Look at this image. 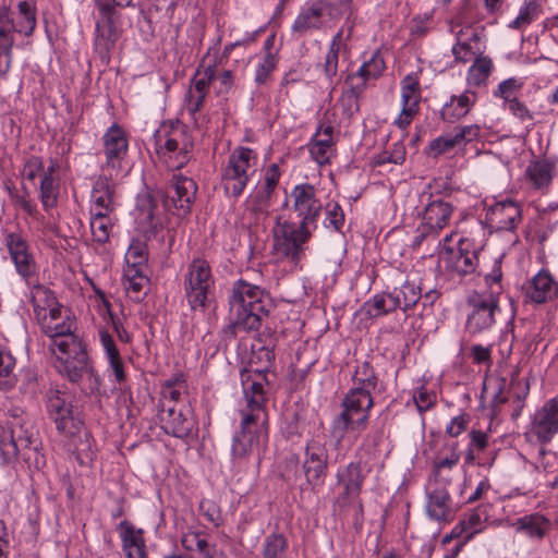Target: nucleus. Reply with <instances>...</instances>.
<instances>
[{"mask_svg":"<svg viewBox=\"0 0 558 558\" xmlns=\"http://www.w3.org/2000/svg\"><path fill=\"white\" fill-rule=\"evenodd\" d=\"M136 221L145 239L150 240L167 225L168 215L167 211H140Z\"/></svg>","mask_w":558,"mask_h":558,"instance_id":"35","label":"nucleus"},{"mask_svg":"<svg viewBox=\"0 0 558 558\" xmlns=\"http://www.w3.org/2000/svg\"><path fill=\"white\" fill-rule=\"evenodd\" d=\"M333 146V126L320 124L308 144L311 156L319 165L328 163L332 156Z\"/></svg>","mask_w":558,"mask_h":558,"instance_id":"22","label":"nucleus"},{"mask_svg":"<svg viewBox=\"0 0 558 558\" xmlns=\"http://www.w3.org/2000/svg\"><path fill=\"white\" fill-rule=\"evenodd\" d=\"M356 387L350 389L342 400V412L333 421V432L343 437L347 430L362 432L368 423L369 410L374 405L372 391L377 388L378 378L368 363L355 372Z\"/></svg>","mask_w":558,"mask_h":558,"instance_id":"1","label":"nucleus"},{"mask_svg":"<svg viewBox=\"0 0 558 558\" xmlns=\"http://www.w3.org/2000/svg\"><path fill=\"white\" fill-rule=\"evenodd\" d=\"M119 530L126 558H146L142 530H135L128 521H122L119 524Z\"/></svg>","mask_w":558,"mask_h":558,"instance_id":"32","label":"nucleus"},{"mask_svg":"<svg viewBox=\"0 0 558 558\" xmlns=\"http://www.w3.org/2000/svg\"><path fill=\"white\" fill-rule=\"evenodd\" d=\"M256 378H252V375L250 372L245 371L241 374L242 384L244 387V395L245 396H255V395H262L266 396L264 390V384L263 380H265V376L262 373H256Z\"/></svg>","mask_w":558,"mask_h":558,"instance_id":"57","label":"nucleus"},{"mask_svg":"<svg viewBox=\"0 0 558 558\" xmlns=\"http://www.w3.org/2000/svg\"><path fill=\"white\" fill-rule=\"evenodd\" d=\"M58 195V184L53 177L44 175L40 182V198L46 208L56 206Z\"/></svg>","mask_w":558,"mask_h":558,"instance_id":"53","label":"nucleus"},{"mask_svg":"<svg viewBox=\"0 0 558 558\" xmlns=\"http://www.w3.org/2000/svg\"><path fill=\"white\" fill-rule=\"evenodd\" d=\"M40 442L38 441L37 435L32 438H17V442L14 440H0V456L4 462H9L14 459L19 453L22 454L25 461H31L34 456L37 454Z\"/></svg>","mask_w":558,"mask_h":558,"instance_id":"27","label":"nucleus"},{"mask_svg":"<svg viewBox=\"0 0 558 558\" xmlns=\"http://www.w3.org/2000/svg\"><path fill=\"white\" fill-rule=\"evenodd\" d=\"M246 398V408L241 411L242 420L245 424L252 423L258 426L264 427L267 423V412H266V396L255 395V396H245Z\"/></svg>","mask_w":558,"mask_h":558,"instance_id":"34","label":"nucleus"},{"mask_svg":"<svg viewBox=\"0 0 558 558\" xmlns=\"http://www.w3.org/2000/svg\"><path fill=\"white\" fill-rule=\"evenodd\" d=\"M305 453L306 459L303 463V470L307 483L312 486L323 484L328 466V452L325 445L319 440L313 439L307 442Z\"/></svg>","mask_w":558,"mask_h":558,"instance_id":"14","label":"nucleus"},{"mask_svg":"<svg viewBox=\"0 0 558 558\" xmlns=\"http://www.w3.org/2000/svg\"><path fill=\"white\" fill-rule=\"evenodd\" d=\"M196 191L197 185L192 179L179 177L165 194L168 203L171 205V209H191Z\"/></svg>","mask_w":558,"mask_h":558,"instance_id":"21","label":"nucleus"},{"mask_svg":"<svg viewBox=\"0 0 558 558\" xmlns=\"http://www.w3.org/2000/svg\"><path fill=\"white\" fill-rule=\"evenodd\" d=\"M456 148L451 142V138L447 135L438 136L433 140L428 145V154L434 158L439 157L440 155L448 153Z\"/></svg>","mask_w":558,"mask_h":558,"instance_id":"63","label":"nucleus"},{"mask_svg":"<svg viewBox=\"0 0 558 558\" xmlns=\"http://www.w3.org/2000/svg\"><path fill=\"white\" fill-rule=\"evenodd\" d=\"M514 526L518 531H523L529 536L541 539L548 533L550 523L544 515L533 513L519 518Z\"/></svg>","mask_w":558,"mask_h":558,"instance_id":"37","label":"nucleus"},{"mask_svg":"<svg viewBox=\"0 0 558 558\" xmlns=\"http://www.w3.org/2000/svg\"><path fill=\"white\" fill-rule=\"evenodd\" d=\"M295 209H322L314 185L304 183L294 186L291 193Z\"/></svg>","mask_w":558,"mask_h":558,"instance_id":"43","label":"nucleus"},{"mask_svg":"<svg viewBox=\"0 0 558 558\" xmlns=\"http://www.w3.org/2000/svg\"><path fill=\"white\" fill-rule=\"evenodd\" d=\"M214 80L215 64L206 65L203 61L197 66L184 98L185 108L193 119H195V114L203 108L209 93V86Z\"/></svg>","mask_w":558,"mask_h":558,"instance_id":"12","label":"nucleus"},{"mask_svg":"<svg viewBox=\"0 0 558 558\" xmlns=\"http://www.w3.org/2000/svg\"><path fill=\"white\" fill-rule=\"evenodd\" d=\"M256 166L257 155L253 149L243 146L233 149L221 177L226 193L234 197L241 195Z\"/></svg>","mask_w":558,"mask_h":558,"instance_id":"5","label":"nucleus"},{"mask_svg":"<svg viewBox=\"0 0 558 558\" xmlns=\"http://www.w3.org/2000/svg\"><path fill=\"white\" fill-rule=\"evenodd\" d=\"M454 147L473 141L481 136V128L477 124L458 125L453 129L452 133L448 134Z\"/></svg>","mask_w":558,"mask_h":558,"instance_id":"50","label":"nucleus"},{"mask_svg":"<svg viewBox=\"0 0 558 558\" xmlns=\"http://www.w3.org/2000/svg\"><path fill=\"white\" fill-rule=\"evenodd\" d=\"M154 143L156 154L170 170L183 168L192 158L193 137L180 121L163 122L154 134Z\"/></svg>","mask_w":558,"mask_h":558,"instance_id":"3","label":"nucleus"},{"mask_svg":"<svg viewBox=\"0 0 558 558\" xmlns=\"http://www.w3.org/2000/svg\"><path fill=\"white\" fill-rule=\"evenodd\" d=\"M476 101L477 94L471 88L451 95L440 109V119L447 123H456L470 113Z\"/></svg>","mask_w":558,"mask_h":558,"instance_id":"17","label":"nucleus"},{"mask_svg":"<svg viewBox=\"0 0 558 558\" xmlns=\"http://www.w3.org/2000/svg\"><path fill=\"white\" fill-rule=\"evenodd\" d=\"M441 260L445 263L447 269L464 276L475 270L477 254L476 252L463 251L462 247L458 250L445 247L441 252Z\"/></svg>","mask_w":558,"mask_h":558,"instance_id":"25","label":"nucleus"},{"mask_svg":"<svg viewBox=\"0 0 558 558\" xmlns=\"http://www.w3.org/2000/svg\"><path fill=\"white\" fill-rule=\"evenodd\" d=\"M401 111L393 121L400 130H407L420 112L422 88L416 73L405 75L401 83Z\"/></svg>","mask_w":558,"mask_h":558,"instance_id":"10","label":"nucleus"},{"mask_svg":"<svg viewBox=\"0 0 558 558\" xmlns=\"http://www.w3.org/2000/svg\"><path fill=\"white\" fill-rule=\"evenodd\" d=\"M387 294L386 292L376 294L373 299L366 301L362 307L365 316L375 318L396 311L397 308L391 307V301H389Z\"/></svg>","mask_w":558,"mask_h":558,"instance_id":"46","label":"nucleus"},{"mask_svg":"<svg viewBox=\"0 0 558 558\" xmlns=\"http://www.w3.org/2000/svg\"><path fill=\"white\" fill-rule=\"evenodd\" d=\"M112 223L110 218L104 211H97L90 217V230L94 240L99 243H106L109 240Z\"/></svg>","mask_w":558,"mask_h":558,"instance_id":"49","label":"nucleus"},{"mask_svg":"<svg viewBox=\"0 0 558 558\" xmlns=\"http://www.w3.org/2000/svg\"><path fill=\"white\" fill-rule=\"evenodd\" d=\"M523 86V83L517 81L513 77L502 81L497 90L494 93L496 97H500L505 99L506 102L510 101L513 98H517L514 95L518 90H520Z\"/></svg>","mask_w":558,"mask_h":558,"instance_id":"60","label":"nucleus"},{"mask_svg":"<svg viewBox=\"0 0 558 558\" xmlns=\"http://www.w3.org/2000/svg\"><path fill=\"white\" fill-rule=\"evenodd\" d=\"M531 430L541 444H548L558 434V395L535 411Z\"/></svg>","mask_w":558,"mask_h":558,"instance_id":"13","label":"nucleus"},{"mask_svg":"<svg viewBox=\"0 0 558 558\" xmlns=\"http://www.w3.org/2000/svg\"><path fill=\"white\" fill-rule=\"evenodd\" d=\"M73 396L60 389H49L47 392V408L59 432L73 436L77 434L83 423L73 413Z\"/></svg>","mask_w":558,"mask_h":558,"instance_id":"8","label":"nucleus"},{"mask_svg":"<svg viewBox=\"0 0 558 558\" xmlns=\"http://www.w3.org/2000/svg\"><path fill=\"white\" fill-rule=\"evenodd\" d=\"M90 203L97 208L109 209L116 206L113 189L106 177L98 178L90 193Z\"/></svg>","mask_w":558,"mask_h":558,"instance_id":"38","label":"nucleus"},{"mask_svg":"<svg viewBox=\"0 0 558 558\" xmlns=\"http://www.w3.org/2000/svg\"><path fill=\"white\" fill-rule=\"evenodd\" d=\"M287 545V538L282 534L268 535L263 546V558H280Z\"/></svg>","mask_w":558,"mask_h":558,"instance_id":"52","label":"nucleus"},{"mask_svg":"<svg viewBox=\"0 0 558 558\" xmlns=\"http://www.w3.org/2000/svg\"><path fill=\"white\" fill-rule=\"evenodd\" d=\"M525 295L532 302L542 304L551 301L558 294V284L546 270H541L524 288Z\"/></svg>","mask_w":558,"mask_h":558,"instance_id":"20","label":"nucleus"},{"mask_svg":"<svg viewBox=\"0 0 558 558\" xmlns=\"http://www.w3.org/2000/svg\"><path fill=\"white\" fill-rule=\"evenodd\" d=\"M213 83L217 96L227 95L234 86L233 72L223 70L221 73L217 74L215 70V80Z\"/></svg>","mask_w":558,"mask_h":558,"instance_id":"59","label":"nucleus"},{"mask_svg":"<svg viewBox=\"0 0 558 558\" xmlns=\"http://www.w3.org/2000/svg\"><path fill=\"white\" fill-rule=\"evenodd\" d=\"M102 145L106 161L101 168L110 175L117 174L129 151V140L122 126L113 123L102 135Z\"/></svg>","mask_w":558,"mask_h":558,"instance_id":"11","label":"nucleus"},{"mask_svg":"<svg viewBox=\"0 0 558 558\" xmlns=\"http://www.w3.org/2000/svg\"><path fill=\"white\" fill-rule=\"evenodd\" d=\"M333 3L331 0H316L301 8L291 25L292 34L304 37L308 34L323 31L326 24L325 14L331 15Z\"/></svg>","mask_w":558,"mask_h":558,"instance_id":"9","label":"nucleus"},{"mask_svg":"<svg viewBox=\"0 0 558 558\" xmlns=\"http://www.w3.org/2000/svg\"><path fill=\"white\" fill-rule=\"evenodd\" d=\"M427 512L435 520H448L451 514V498L445 488L435 489L428 495Z\"/></svg>","mask_w":558,"mask_h":558,"instance_id":"36","label":"nucleus"},{"mask_svg":"<svg viewBox=\"0 0 558 558\" xmlns=\"http://www.w3.org/2000/svg\"><path fill=\"white\" fill-rule=\"evenodd\" d=\"M488 506H478L470 515L469 518L463 521V530L468 531L471 530V532L466 535V538H471L474 533H477L481 531V527H477L483 522L487 521L488 513H487Z\"/></svg>","mask_w":558,"mask_h":558,"instance_id":"58","label":"nucleus"},{"mask_svg":"<svg viewBox=\"0 0 558 558\" xmlns=\"http://www.w3.org/2000/svg\"><path fill=\"white\" fill-rule=\"evenodd\" d=\"M38 322L41 326V330L51 339L71 336L72 333V323L70 322L48 323L47 316H43V319Z\"/></svg>","mask_w":558,"mask_h":558,"instance_id":"54","label":"nucleus"},{"mask_svg":"<svg viewBox=\"0 0 558 558\" xmlns=\"http://www.w3.org/2000/svg\"><path fill=\"white\" fill-rule=\"evenodd\" d=\"M171 209L170 203L161 190H143L136 197V209Z\"/></svg>","mask_w":558,"mask_h":558,"instance_id":"44","label":"nucleus"},{"mask_svg":"<svg viewBox=\"0 0 558 558\" xmlns=\"http://www.w3.org/2000/svg\"><path fill=\"white\" fill-rule=\"evenodd\" d=\"M97 16L94 48L105 64L122 34V10L134 7V0H94Z\"/></svg>","mask_w":558,"mask_h":558,"instance_id":"2","label":"nucleus"},{"mask_svg":"<svg viewBox=\"0 0 558 558\" xmlns=\"http://www.w3.org/2000/svg\"><path fill=\"white\" fill-rule=\"evenodd\" d=\"M387 296L391 301L392 308H400L407 312L422 298V288L415 282L407 280L400 287L389 292Z\"/></svg>","mask_w":558,"mask_h":558,"instance_id":"31","label":"nucleus"},{"mask_svg":"<svg viewBox=\"0 0 558 558\" xmlns=\"http://www.w3.org/2000/svg\"><path fill=\"white\" fill-rule=\"evenodd\" d=\"M159 418L167 434L178 438H184L191 433V422L182 414V411L177 410L175 407H168L165 402H161Z\"/></svg>","mask_w":558,"mask_h":558,"instance_id":"24","label":"nucleus"},{"mask_svg":"<svg viewBox=\"0 0 558 558\" xmlns=\"http://www.w3.org/2000/svg\"><path fill=\"white\" fill-rule=\"evenodd\" d=\"M14 33L11 12L5 8L0 9V76H4L11 68Z\"/></svg>","mask_w":558,"mask_h":558,"instance_id":"19","label":"nucleus"},{"mask_svg":"<svg viewBox=\"0 0 558 558\" xmlns=\"http://www.w3.org/2000/svg\"><path fill=\"white\" fill-rule=\"evenodd\" d=\"M430 211H423L422 219L424 222L417 228V233H425V238L430 234H437L439 230H441L448 219H449V211H446L441 215V217H437L435 223H433V217L428 216Z\"/></svg>","mask_w":558,"mask_h":558,"instance_id":"55","label":"nucleus"},{"mask_svg":"<svg viewBox=\"0 0 558 558\" xmlns=\"http://www.w3.org/2000/svg\"><path fill=\"white\" fill-rule=\"evenodd\" d=\"M263 298H265V294L259 287L242 279L238 280L232 288L229 300L231 315L241 312V308L250 307L251 301L254 303Z\"/></svg>","mask_w":558,"mask_h":558,"instance_id":"26","label":"nucleus"},{"mask_svg":"<svg viewBox=\"0 0 558 558\" xmlns=\"http://www.w3.org/2000/svg\"><path fill=\"white\" fill-rule=\"evenodd\" d=\"M386 70L385 59L379 50L372 53L371 58L365 60L355 73L347 76V82L363 83L364 88L369 81L379 78Z\"/></svg>","mask_w":558,"mask_h":558,"instance_id":"30","label":"nucleus"},{"mask_svg":"<svg viewBox=\"0 0 558 558\" xmlns=\"http://www.w3.org/2000/svg\"><path fill=\"white\" fill-rule=\"evenodd\" d=\"M262 426L241 421V429L234 434L231 445L233 458L243 459L247 457L258 442Z\"/></svg>","mask_w":558,"mask_h":558,"instance_id":"23","label":"nucleus"},{"mask_svg":"<svg viewBox=\"0 0 558 558\" xmlns=\"http://www.w3.org/2000/svg\"><path fill=\"white\" fill-rule=\"evenodd\" d=\"M59 373L71 383H78L85 373L92 372L86 350H77L73 356L58 359Z\"/></svg>","mask_w":558,"mask_h":558,"instance_id":"28","label":"nucleus"},{"mask_svg":"<svg viewBox=\"0 0 558 558\" xmlns=\"http://www.w3.org/2000/svg\"><path fill=\"white\" fill-rule=\"evenodd\" d=\"M277 66L276 56L271 52H266L263 60L258 63L255 72V82L257 85L265 84L270 77L271 73Z\"/></svg>","mask_w":558,"mask_h":558,"instance_id":"56","label":"nucleus"},{"mask_svg":"<svg viewBox=\"0 0 558 558\" xmlns=\"http://www.w3.org/2000/svg\"><path fill=\"white\" fill-rule=\"evenodd\" d=\"M348 83L350 87L341 93L339 104L343 113L351 117L359 111V98L365 88L363 83Z\"/></svg>","mask_w":558,"mask_h":558,"instance_id":"45","label":"nucleus"},{"mask_svg":"<svg viewBox=\"0 0 558 558\" xmlns=\"http://www.w3.org/2000/svg\"><path fill=\"white\" fill-rule=\"evenodd\" d=\"M338 480L343 486L342 498L348 502L356 500L364 482L361 464L351 462L343 472L338 474Z\"/></svg>","mask_w":558,"mask_h":558,"instance_id":"29","label":"nucleus"},{"mask_svg":"<svg viewBox=\"0 0 558 558\" xmlns=\"http://www.w3.org/2000/svg\"><path fill=\"white\" fill-rule=\"evenodd\" d=\"M508 211H487L485 223L490 231H511L514 230L517 225L521 221V211H513L512 215H507Z\"/></svg>","mask_w":558,"mask_h":558,"instance_id":"41","label":"nucleus"},{"mask_svg":"<svg viewBox=\"0 0 558 558\" xmlns=\"http://www.w3.org/2000/svg\"><path fill=\"white\" fill-rule=\"evenodd\" d=\"M183 380H180L179 378L175 379H168L166 380L162 390V402L167 401H177L179 400L181 396V388H183Z\"/></svg>","mask_w":558,"mask_h":558,"instance_id":"64","label":"nucleus"},{"mask_svg":"<svg viewBox=\"0 0 558 558\" xmlns=\"http://www.w3.org/2000/svg\"><path fill=\"white\" fill-rule=\"evenodd\" d=\"M124 287L129 294V296L135 301L140 302L145 295L146 292H143V289L146 284H148L149 280L147 277H136L135 279H124Z\"/></svg>","mask_w":558,"mask_h":558,"instance_id":"61","label":"nucleus"},{"mask_svg":"<svg viewBox=\"0 0 558 558\" xmlns=\"http://www.w3.org/2000/svg\"><path fill=\"white\" fill-rule=\"evenodd\" d=\"M307 219L308 216H300V221L294 222L283 216L276 218V226L272 229V254L277 259H288L294 264L301 260L303 244L311 238V232L306 229Z\"/></svg>","mask_w":558,"mask_h":558,"instance_id":"4","label":"nucleus"},{"mask_svg":"<svg viewBox=\"0 0 558 558\" xmlns=\"http://www.w3.org/2000/svg\"><path fill=\"white\" fill-rule=\"evenodd\" d=\"M268 313L269 310L265 305L264 298L254 303L251 301L250 307L241 308V312L233 315L229 328L234 335L238 331L248 332L257 330L263 318L267 317Z\"/></svg>","mask_w":558,"mask_h":558,"instance_id":"16","label":"nucleus"},{"mask_svg":"<svg viewBox=\"0 0 558 558\" xmlns=\"http://www.w3.org/2000/svg\"><path fill=\"white\" fill-rule=\"evenodd\" d=\"M14 31L31 36L36 27V8L29 1H20L16 13H11Z\"/></svg>","mask_w":558,"mask_h":558,"instance_id":"33","label":"nucleus"},{"mask_svg":"<svg viewBox=\"0 0 558 558\" xmlns=\"http://www.w3.org/2000/svg\"><path fill=\"white\" fill-rule=\"evenodd\" d=\"M5 244L17 272L25 279L35 272V263L28 253L26 241L16 233H8Z\"/></svg>","mask_w":558,"mask_h":558,"instance_id":"18","label":"nucleus"},{"mask_svg":"<svg viewBox=\"0 0 558 558\" xmlns=\"http://www.w3.org/2000/svg\"><path fill=\"white\" fill-rule=\"evenodd\" d=\"M500 293L501 286H498L496 289L490 287L489 292H474L468 298L472 311L466 319V328L471 333H478L494 325Z\"/></svg>","mask_w":558,"mask_h":558,"instance_id":"7","label":"nucleus"},{"mask_svg":"<svg viewBox=\"0 0 558 558\" xmlns=\"http://www.w3.org/2000/svg\"><path fill=\"white\" fill-rule=\"evenodd\" d=\"M494 69L493 60L483 56L476 58L466 73V82L470 86H482L487 83Z\"/></svg>","mask_w":558,"mask_h":558,"instance_id":"42","label":"nucleus"},{"mask_svg":"<svg viewBox=\"0 0 558 558\" xmlns=\"http://www.w3.org/2000/svg\"><path fill=\"white\" fill-rule=\"evenodd\" d=\"M407 149L402 141L392 144L389 150H384L376 156L377 166L386 163L402 165L405 161Z\"/></svg>","mask_w":558,"mask_h":558,"instance_id":"51","label":"nucleus"},{"mask_svg":"<svg viewBox=\"0 0 558 558\" xmlns=\"http://www.w3.org/2000/svg\"><path fill=\"white\" fill-rule=\"evenodd\" d=\"M31 302L37 320H41L43 316H47L48 307L57 305L58 301L50 289L43 284H35L31 291Z\"/></svg>","mask_w":558,"mask_h":558,"instance_id":"39","label":"nucleus"},{"mask_svg":"<svg viewBox=\"0 0 558 558\" xmlns=\"http://www.w3.org/2000/svg\"><path fill=\"white\" fill-rule=\"evenodd\" d=\"M213 284L209 264L202 258L193 259L184 276L185 298L192 310H205L209 305Z\"/></svg>","mask_w":558,"mask_h":558,"instance_id":"6","label":"nucleus"},{"mask_svg":"<svg viewBox=\"0 0 558 558\" xmlns=\"http://www.w3.org/2000/svg\"><path fill=\"white\" fill-rule=\"evenodd\" d=\"M543 13V3L535 0H524L517 17L508 25L509 28L524 31Z\"/></svg>","mask_w":558,"mask_h":558,"instance_id":"40","label":"nucleus"},{"mask_svg":"<svg viewBox=\"0 0 558 558\" xmlns=\"http://www.w3.org/2000/svg\"><path fill=\"white\" fill-rule=\"evenodd\" d=\"M418 412L423 413L432 409L437 401V396L434 391H428L422 386L413 396Z\"/></svg>","mask_w":558,"mask_h":558,"instance_id":"62","label":"nucleus"},{"mask_svg":"<svg viewBox=\"0 0 558 558\" xmlns=\"http://www.w3.org/2000/svg\"><path fill=\"white\" fill-rule=\"evenodd\" d=\"M526 175L534 186H547L551 182V168L546 161L531 162L526 168Z\"/></svg>","mask_w":558,"mask_h":558,"instance_id":"48","label":"nucleus"},{"mask_svg":"<svg viewBox=\"0 0 558 558\" xmlns=\"http://www.w3.org/2000/svg\"><path fill=\"white\" fill-rule=\"evenodd\" d=\"M452 54L458 63H468L483 57L481 38L475 28L464 26L456 34V44L452 46Z\"/></svg>","mask_w":558,"mask_h":558,"instance_id":"15","label":"nucleus"},{"mask_svg":"<svg viewBox=\"0 0 558 558\" xmlns=\"http://www.w3.org/2000/svg\"><path fill=\"white\" fill-rule=\"evenodd\" d=\"M281 177V172L279 166L277 163H271L267 167L264 175V187L260 193L257 194L258 204L260 206H269L267 203L271 196V193L275 191L276 186L279 183Z\"/></svg>","mask_w":558,"mask_h":558,"instance_id":"47","label":"nucleus"}]
</instances>
